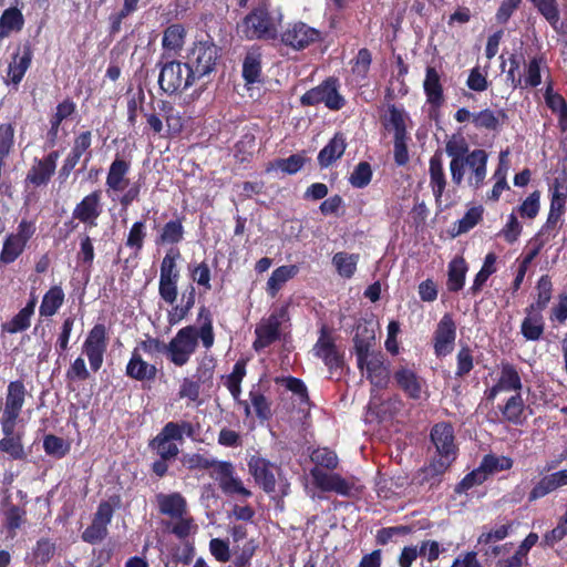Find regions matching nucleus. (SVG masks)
Listing matches in <instances>:
<instances>
[{
    "label": "nucleus",
    "instance_id": "1",
    "mask_svg": "<svg viewBox=\"0 0 567 567\" xmlns=\"http://www.w3.org/2000/svg\"><path fill=\"white\" fill-rule=\"evenodd\" d=\"M445 153L451 158L449 168L455 186H461L464 181L474 189L483 186L488 161L484 150L470 151L466 140L462 135L454 134L446 141Z\"/></svg>",
    "mask_w": 567,
    "mask_h": 567
},
{
    "label": "nucleus",
    "instance_id": "2",
    "mask_svg": "<svg viewBox=\"0 0 567 567\" xmlns=\"http://www.w3.org/2000/svg\"><path fill=\"white\" fill-rule=\"evenodd\" d=\"M357 365L363 377L371 383L373 390L384 389L390 381V370L384 354L373 349L374 332L361 337L359 332L353 338Z\"/></svg>",
    "mask_w": 567,
    "mask_h": 567
},
{
    "label": "nucleus",
    "instance_id": "3",
    "mask_svg": "<svg viewBox=\"0 0 567 567\" xmlns=\"http://www.w3.org/2000/svg\"><path fill=\"white\" fill-rule=\"evenodd\" d=\"M184 435L194 437L195 426L188 421L168 422L161 432L151 441L150 447L163 460H174L183 442Z\"/></svg>",
    "mask_w": 567,
    "mask_h": 567
},
{
    "label": "nucleus",
    "instance_id": "4",
    "mask_svg": "<svg viewBox=\"0 0 567 567\" xmlns=\"http://www.w3.org/2000/svg\"><path fill=\"white\" fill-rule=\"evenodd\" d=\"M281 22V14L270 13L265 7H259L249 13L238 25V31L249 40L275 39Z\"/></svg>",
    "mask_w": 567,
    "mask_h": 567
},
{
    "label": "nucleus",
    "instance_id": "5",
    "mask_svg": "<svg viewBox=\"0 0 567 567\" xmlns=\"http://www.w3.org/2000/svg\"><path fill=\"white\" fill-rule=\"evenodd\" d=\"M219 56V48L214 42L198 41L189 49L186 63L195 80H199L215 71Z\"/></svg>",
    "mask_w": 567,
    "mask_h": 567
},
{
    "label": "nucleus",
    "instance_id": "6",
    "mask_svg": "<svg viewBox=\"0 0 567 567\" xmlns=\"http://www.w3.org/2000/svg\"><path fill=\"white\" fill-rule=\"evenodd\" d=\"M513 460L505 455L487 454L480 466L468 473L456 486L457 493H465L475 485H480L492 474L512 468Z\"/></svg>",
    "mask_w": 567,
    "mask_h": 567
},
{
    "label": "nucleus",
    "instance_id": "7",
    "mask_svg": "<svg viewBox=\"0 0 567 567\" xmlns=\"http://www.w3.org/2000/svg\"><path fill=\"white\" fill-rule=\"evenodd\" d=\"M195 78L187 63L169 61L162 65L158 84L167 94L184 91L195 83Z\"/></svg>",
    "mask_w": 567,
    "mask_h": 567
},
{
    "label": "nucleus",
    "instance_id": "8",
    "mask_svg": "<svg viewBox=\"0 0 567 567\" xmlns=\"http://www.w3.org/2000/svg\"><path fill=\"white\" fill-rule=\"evenodd\" d=\"M198 344V330L187 326L177 331L167 343V357L177 367L185 365L194 354Z\"/></svg>",
    "mask_w": 567,
    "mask_h": 567
},
{
    "label": "nucleus",
    "instance_id": "9",
    "mask_svg": "<svg viewBox=\"0 0 567 567\" xmlns=\"http://www.w3.org/2000/svg\"><path fill=\"white\" fill-rule=\"evenodd\" d=\"M35 230L34 221L22 219L16 233H11L6 237L0 252V262L9 265L16 261L24 251L28 241L35 234Z\"/></svg>",
    "mask_w": 567,
    "mask_h": 567
},
{
    "label": "nucleus",
    "instance_id": "10",
    "mask_svg": "<svg viewBox=\"0 0 567 567\" xmlns=\"http://www.w3.org/2000/svg\"><path fill=\"white\" fill-rule=\"evenodd\" d=\"M524 388L520 372L516 365L502 361L497 368L495 383L485 390L488 401H494L499 393H520Z\"/></svg>",
    "mask_w": 567,
    "mask_h": 567
},
{
    "label": "nucleus",
    "instance_id": "11",
    "mask_svg": "<svg viewBox=\"0 0 567 567\" xmlns=\"http://www.w3.org/2000/svg\"><path fill=\"white\" fill-rule=\"evenodd\" d=\"M430 188L432 190L435 205L439 212L451 207L453 200L450 192L446 189L447 179L445 176L442 158L440 154H434L429 162Z\"/></svg>",
    "mask_w": 567,
    "mask_h": 567
},
{
    "label": "nucleus",
    "instance_id": "12",
    "mask_svg": "<svg viewBox=\"0 0 567 567\" xmlns=\"http://www.w3.org/2000/svg\"><path fill=\"white\" fill-rule=\"evenodd\" d=\"M109 338L106 327L96 323L86 334L82 346V352L86 355L90 368L96 372L101 369L104 354L107 350Z\"/></svg>",
    "mask_w": 567,
    "mask_h": 567
},
{
    "label": "nucleus",
    "instance_id": "13",
    "mask_svg": "<svg viewBox=\"0 0 567 567\" xmlns=\"http://www.w3.org/2000/svg\"><path fill=\"white\" fill-rule=\"evenodd\" d=\"M303 105H316L323 103L328 109L338 111L343 107L346 101L338 92V81L328 79L320 85L307 91L301 96Z\"/></svg>",
    "mask_w": 567,
    "mask_h": 567
},
{
    "label": "nucleus",
    "instance_id": "14",
    "mask_svg": "<svg viewBox=\"0 0 567 567\" xmlns=\"http://www.w3.org/2000/svg\"><path fill=\"white\" fill-rule=\"evenodd\" d=\"M212 477L218 483L224 494L248 498L251 492L247 489L241 480L235 474V468L229 462H215Z\"/></svg>",
    "mask_w": 567,
    "mask_h": 567
},
{
    "label": "nucleus",
    "instance_id": "15",
    "mask_svg": "<svg viewBox=\"0 0 567 567\" xmlns=\"http://www.w3.org/2000/svg\"><path fill=\"white\" fill-rule=\"evenodd\" d=\"M288 320L287 307H280L268 318L262 319L256 327V341L254 348L259 350L274 343L280 337V326Z\"/></svg>",
    "mask_w": 567,
    "mask_h": 567
},
{
    "label": "nucleus",
    "instance_id": "16",
    "mask_svg": "<svg viewBox=\"0 0 567 567\" xmlns=\"http://www.w3.org/2000/svg\"><path fill=\"white\" fill-rule=\"evenodd\" d=\"M114 515V507L110 502H101L94 514L92 524L82 533V539L89 544L102 542L107 535V526Z\"/></svg>",
    "mask_w": 567,
    "mask_h": 567
},
{
    "label": "nucleus",
    "instance_id": "17",
    "mask_svg": "<svg viewBox=\"0 0 567 567\" xmlns=\"http://www.w3.org/2000/svg\"><path fill=\"white\" fill-rule=\"evenodd\" d=\"M320 40V31L303 22L289 24L281 33V42L295 50H302Z\"/></svg>",
    "mask_w": 567,
    "mask_h": 567
},
{
    "label": "nucleus",
    "instance_id": "18",
    "mask_svg": "<svg viewBox=\"0 0 567 567\" xmlns=\"http://www.w3.org/2000/svg\"><path fill=\"white\" fill-rule=\"evenodd\" d=\"M456 324L450 313H445L439 321L433 336V347L436 357H446L455 344Z\"/></svg>",
    "mask_w": 567,
    "mask_h": 567
},
{
    "label": "nucleus",
    "instance_id": "19",
    "mask_svg": "<svg viewBox=\"0 0 567 567\" xmlns=\"http://www.w3.org/2000/svg\"><path fill=\"white\" fill-rule=\"evenodd\" d=\"M315 484L323 492H334L342 496H349L352 493L353 485L336 473H327L319 467L310 471Z\"/></svg>",
    "mask_w": 567,
    "mask_h": 567
},
{
    "label": "nucleus",
    "instance_id": "20",
    "mask_svg": "<svg viewBox=\"0 0 567 567\" xmlns=\"http://www.w3.org/2000/svg\"><path fill=\"white\" fill-rule=\"evenodd\" d=\"M316 357L320 358L329 370L341 367L342 358L337 350L332 336L326 327L320 330V336L312 349Z\"/></svg>",
    "mask_w": 567,
    "mask_h": 567
},
{
    "label": "nucleus",
    "instance_id": "21",
    "mask_svg": "<svg viewBox=\"0 0 567 567\" xmlns=\"http://www.w3.org/2000/svg\"><path fill=\"white\" fill-rule=\"evenodd\" d=\"M101 193L95 190L86 195L73 209L72 216L92 228L97 225L96 220L101 215Z\"/></svg>",
    "mask_w": 567,
    "mask_h": 567
},
{
    "label": "nucleus",
    "instance_id": "22",
    "mask_svg": "<svg viewBox=\"0 0 567 567\" xmlns=\"http://www.w3.org/2000/svg\"><path fill=\"white\" fill-rule=\"evenodd\" d=\"M59 157V152L52 151L42 159H35L25 181L34 186L47 185L55 172Z\"/></svg>",
    "mask_w": 567,
    "mask_h": 567
},
{
    "label": "nucleus",
    "instance_id": "23",
    "mask_svg": "<svg viewBox=\"0 0 567 567\" xmlns=\"http://www.w3.org/2000/svg\"><path fill=\"white\" fill-rule=\"evenodd\" d=\"M398 386L411 399L419 400L424 393L425 382L410 368L400 367L393 375Z\"/></svg>",
    "mask_w": 567,
    "mask_h": 567
},
{
    "label": "nucleus",
    "instance_id": "24",
    "mask_svg": "<svg viewBox=\"0 0 567 567\" xmlns=\"http://www.w3.org/2000/svg\"><path fill=\"white\" fill-rule=\"evenodd\" d=\"M255 481L267 492H274L276 486L277 467L261 457H251L248 463Z\"/></svg>",
    "mask_w": 567,
    "mask_h": 567
},
{
    "label": "nucleus",
    "instance_id": "25",
    "mask_svg": "<svg viewBox=\"0 0 567 567\" xmlns=\"http://www.w3.org/2000/svg\"><path fill=\"white\" fill-rule=\"evenodd\" d=\"M431 441L439 455H456L454 430L447 423H437L431 430Z\"/></svg>",
    "mask_w": 567,
    "mask_h": 567
},
{
    "label": "nucleus",
    "instance_id": "26",
    "mask_svg": "<svg viewBox=\"0 0 567 567\" xmlns=\"http://www.w3.org/2000/svg\"><path fill=\"white\" fill-rule=\"evenodd\" d=\"M131 169V163L116 156L109 167L105 184L110 190L115 193L124 190L130 179L127 174Z\"/></svg>",
    "mask_w": 567,
    "mask_h": 567
},
{
    "label": "nucleus",
    "instance_id": "27",
    "mask_svg": "<svg viewBox=\"0 0 567 567\" xmlns=\"http://www.w3.org/2000/svg\"><path fill=\"white\" fill-rule=\"evenodd\" d=\"M423 90L426 96V102L431 105V109L437 110L444 103L443 86L441 83V76L435 68L427 66L425 79L423 81Z\"/></svg>",
    "mask_w": 567,
    "mask_h": 567
},
{
    "label": "nucleus",
    "instance_id": "28",
    "mask_svg": "<svg viewBox=\"0 0 567 567\" xmlns=\"http://www.w3.org/2000/svg\"><path fill=\"white\" fill-rule=\"evenodd\" d=\"M156 504L163 515L171 519L187 513V502L185 497L177 493H159L156 495Z\"/></svg>",
    "mask_w": 567,
    "mask_h": 567
},
{
    "label": "nucleus",
    "instance_id": "29",
    "mask_svg": "<svg viewBox=\"0 0 567 567\" xmlns=\"http://www.w3.org/2000/svg\"><path fill=\"white\" fill-rule=\"evenodd\" d=\"M156 373V367L144 361L138 349H134L126 364V375L136 381H151L155 379Z\"/></svg>",
    "mask_w": 567,
    "mask_h": 567
},
{
    "label": "nucleus",
    "instance_id": "30",
    "mask_svg": "<svg viewBox=\"0 0 567 567\" xmlns=\"http://www.w3.org/2000/svg\"><path fill=\"white\" fill-rule=\"evenodd\" d=\"M246 374V364L243 361H237L233 368L230 374L226 377L224 384L230 392L231 396L244 408L246 416H250L251 410L247 401L240 400L241 394V381Z\"/></svg>",
    "mask_w": 567,
    "mask_h": 567
},
{
    "label": "nucleus",
    "instance_id": "31",
    "mask_svg": "<svg viewBox=\"0 0 567 567\" xmlns=\"http://www.w3.org/2000/svg\"><path fill=\"white\" fill-rule=\"evenodd\" d=\"M27 390L21 381H11L8 384L2 413L19 416L25 401Z\"/></svg>",
    "mask_w": 567,
    "mask_h": 567
},
{
    "label": "nucleus",
    "instance_id": "32",
    "mask_svg": "<svg viewBox=\"0 0 567 567\" xmlns=\"http://www.w3.org/2000/svg\"><path fill=\"white\" fill-rule=\"evenodd\" d=\"M75 103L69 99L58 104L54 114L50 118V128L47 134L48 143L54 146L59 136L61 123L75 112Z\"/></svg>",
    "mask_w": 567,
    "mask_h": 567
},
{
    "label": "nucleus",
    "instance_id": "33",
    "mask_svg": "<svg viewBox=\"0 0 567 567\" xmlns=\"http://www.w3.org/2000/svg\"><path fill=\"white\" fill-rule=\"evenodd\" d=\"M347 147V140L342 133H337L329 143L319 152L318 163L321 167H329L339 159Z\"/></svg>",
    "mask_w": 567,
    "mask_h": 567
},
{
    "label": "nucleus",
    "instance_id": "34",
    "mask_svg": "<svg viewBox=\"0 0 567 567\" xmlns=\"http://www.w3.org/2000/svg\"><path fill=\"white\" fill-rule=\"evenodd\" d=\"M299 272V268L296 265H285L276 268L266 284V291L275 298L280 289Z\"/></svg>",
    "mask_w": 567,
    "mask_h": 567
},
{
    "label": "nucleus",
    "instance_id": "35",
    "mask_svg": "<svg viewBox=\"0 0 567 567\" xmlns=\"http://www.w3.org/2000/svg\"><path fill=\"white\" fill-rule=\"evenodd\" d=\"M185 29L181 24H172L163 32L162 45L164 55L173 56L178 54L185 42Z\"/></svg>",
    "mask_w": 567,
    "mask_h": 567
},
{
    "label": "nucleus",
    "instance_id": "36",
    "mask_svg": "<svg viewBox=\"0 0 567 567\" xmlns=\"http://www.w3.org/2000/svg\"><path fill=\"white\" fill-rule=\"evenodd\" d=\"M524 410L525 403L522 393L512 394L503 405H499L503 419L514 425L523 424Z\"/></svg>",
    "mask_w": 567,
    "mask_h": 567
},
{
    "label": "nucleus",
    "instance_id": "37",
    "mask_svg": "<svg viewBox=\"0 0 567 567\" xmlns=\"http://www.w3.org/2000/svg\"><path fill=\"white\" fill-rule=\"evenodd\" d=\"M520 332L528 341H537L544 333V319L542 312L526 308V317L522 322Z\"/></svg>",
    "mask_w": 567,
    "mask_h": 567
},
{
    "label": "nucleus",
    "instance_id": "38",
    "mask_svg": "<svg viewBox=\"0 0 567 567\" xmlns=\"http://www.w3.org/2000/svg\"><path fill=\"white\" fill-rule=\"evenodd\" d=\"M65 299V295L61 286L51 287L42 297V301L39 308L41 317H52L62 307Z\"/></svg>",
    "mask_w": 567,
    "mask_h": 567
},
{
    "label": "nucleus",
    "instance_id": "39",
    "mask_svg": "<svg viewBox=\"0 0 567 567\" xmlns=\"http://www.w3.org/2000/svg\"><path fill=\"white\" fill-rule=\"evenodd\" d=\"M37 299L32 298L28 303L7 323L3 330L9 333H17L27 330L30 327L31 317L34 313Z\"/></svg>",
    "mask_w": 567,
    "mask_h": 567
},
{
    "label": "nucleus",
    "instance_id": "40",
    "mask_svg": "<svg viewBox=\"0 0 567 567\" xmlns=\"http://www.w3.org/2000/svg\"><path fill=\"white\" fill-rule=\"evenodd\" d=\"M165 526L178 539H185L197 532V525L188 512L172 518Z\"/></svg>",
    "mask_w": 567,
    "mask_h": 567
},
{
    "label": "nucleus",
    "instance_id": "41",
    "mask_svg": "<svg viewBox=\"0 0 567 567\" xmlns=\"http://www.w3.org/2000/svg\"><path fill=\"white\" fill-rule=\"evenodd\" d=\"M24 18L17 8L6 9L0 17V40L23 28Z\"/></svg>",
    "mask_w": 567,
    "mask_h": 567
},
{
    "label": "nucleus",
    "instance_id": "42",
    "mask_svg": "<svg viewBox=\"0 0 567 567\" xmlns=\"http://www.w3.org/2000/svg\"><path fill=\"white\" fill-rule=\"evenodd\" d=\"M538 13L550 24L555 31H560V12L557 0H529Z\"/></svg>",
    "mask_w": 567,
    "mask_h": 567
},
{
    "label": "nucleus",
    "instance_id": "43",
    "mask_svg": "<svg viewBox=\"0 0 567 567\" xmlns=\"http://www.w3.org/2000/svg\"><path fill=\"white\" fill-rule=\"evenodd\" d=\"M249 401L258 419L262 421L270 419L271 404L266 398L260 384H254L251 386L249 391Z\"/></svg>",
    "mask_w": 567,
    "mask_h": 567
},
{
    "label": "nucleus",
    "instance_id": "44",
    "mask_svg": "<svg viewBox=\"0 0 567 567\" xmlns=\"http://www.w3.org/2000/svg\"><path fill=\"white\" fill-rule=\"evenodd\" d=\"M371 61L372 58L369 50H359L352 65V82L357 85L362 86L363 82L367 80Z\"/></svg>",
    "mask_w": 567,
    "mask_h": 567
},
{
    "label": "nucleus",
    "instance_id": "45",
    "mask_svg": "<svg viewBox=\"0 0 567 567\" xmlns=\"http://www.w3.org/2000/svg\"><path fill=\"white\" fill-rule=\"evenodd\" d=\"M358 260V255L340 251L333 256L332 264L341 277L351 278L357 270Z\"/></svg>",
    "mask_w": 567,
    "mask_h": 567
},
{
    "label": "nucleus",
    "instance_id": "46",
    "mask_svg": "<svg viewBox=\"0 0 567 567\" xmlns=\"http://www.w3.org/2000/svg\"><path fill=\"white\" fill-rule=\"evenodd\" d=\"M467 267L463 258H455L449 266L447 287L451 291H458L465 282Z\"/></svg>",
    "mask_w": 567,
    "mask_h": 567
},
{
    "label": "nucleus",
    "instance_id": "47",
    "mask_svg": "<svg viewBox=\"0 0 567 567\" xmlns=\"http://www.w3.org/2000/svg\"><path fill=\"white\" fill-rule=\"evenodd\" d=\"M31 64V52L25 51L22 55H16L8 68V79L10 83L17 86L23 79Z\"/></svg>",
    "mask_w": 567,
    "mask_h": 567
},
{
    "label": "nucleus",
    "instance_id": "48",
    "mask_svg": "<svg viewBox=\"0 0 567 567\" xmlns=\"http://www.w3.org/2000/svg\"><path fill=\"white\" fill-rule=\"evenodd\" d=\"M537 297L536 301L528 308L542 312L551 299L553 285L548 276H542L536 286Z\"/></svg>",
    "mask_w": 567,
    "mask_h": 567
},
{
    "label": "nucleus",
    "instance_id": "49",
    "mask_svg": "<svg viewBox=\"0 0 567 567\" xmlns=\"http://www.w3.org/2000/svg\"><path fill=\"white\" fill-rule=\"evenodd\" d=\"M184 227L179 219L167 221L158 236L157 243L175 245L183 240Z\"/></svg>",
    "mask_w": 567,
    "mask_h": 567
},
{
    "label": "nucleus",
    "instance_id": "50",
    "mask_svg": "<svg viewBox=\"0 0 567 567\" xmlns=\"http://www.w3.org/2000/svg\"><path fill=\"white\" fill-rule=\"evenodd\" d=\"M181 257L178 249L171 248L164 256L161 262L159 279L178 280L179 271L176 267V261Z\"/></svg>",
    "mask_w": 567,
    "mask_h": 567
},
{
    "label": "nucleus",
    "instance_id": "51",
    "mask_svg": "<svg viewBox=\"0 0 567 567\" xmlns=\"http://www.w3.org/2000/svg\"><path fill=\"white\" fill-rule=\"evenodd\" d=\"M558 489V485L556 483L555 476L553 473L543 476L532 488L528 501L534 502L539 498L545 497L551 492Z\"/></svg>",
    "mask_w": 567,
    "mask_h": 567
},
{
    "label": "nucleus",
    "instance_id": "52",
    "mask_svg": "<svg viewBox=\"0 0 567 567\" xmlns=\"http://www.w3.org/2000/svg\"><path fill=\"white\" fill-rule=\"evenodd\" d=\"M496 272V255L489 252L485 256L481 270L476 274L472 290L477 292L481 290L483 285L486 282L488 277Z\"/></svg>",
    "mask_w": 567,
    "mask_h": 567
},
{
    "label": "nucleus",
    "instance_id": "53",
    "mask_svg": "<svg viewBox=\"0 0 567 567\" xmlns=\"http://www.w3.org/2000/svg\"><path fill=\"white\" fill-rule=\"evenodd\" d=\"M311 461L316 464V467H324L333 470L338 466L339 460L337 454L328 447H318L312 451L310 455Z\"/></svg>",
    "mask_w": 567,
    "mask_h": 567
},
{
    "label": "nucleus",
    "instance_id": "54",
    "mask_svg": "<svg viewBox=\"0 0 567 567\" xmlns=\"http://www.w3.org/2000/svg\"><path fill=\"white\" fill-rule=\"evenodd\" d=\"M0 451L7 453L12 460H23L25 452L22 444V433L18 432V437L1 439Z\"/></svg>",
    "mask_w": 567,
    "mask_h": 567
},
{
    "label": "nucleus",
    "instance_id": "55",
    "mask_svg": "<svg viewBox=\"0 0 567 567\" xmlns=\"http://www.w3.org/2000/svg\"><path fill=\"white\" fill-rule=\"evenodd\" d=\"M199 319L203 320V324L198 330V338H200L203 346L206 349L213 347L215 337L213 331V321L209 311L206 308H202L199 311Z\"/></svg>",
    "mask_w": 567,
    "mask_h": 567
},
{
    "label": "nucleus",
    "instance_id": "56",
    "mask_svg": "<svg viewBox=\"0 0 567 567\" xmlns=\"http://www.w3.org/2000/svg\"><path fill=\"white\" fill-rule=\"evenodd\" d=\"M372 178V169L368 162H360L351 173L349 183L355 188H364Z\"/></svg>",
    "mask_w": 567,
    "mask_h": 567
},
{
    "label": "nucleus",
    "instance_id": "57",
    "mask_svg": "<svg viewBox=\"0 0 567 567\" xmlns=\"http://www.w3.org/2000/svg\"><path fill=\"white\" fill-rule=\"evenodd\" d=\"M542 58H533L526 65V73L523 79V85L520 87H536L542 83L540 65Z\"/></svg>",
    "mask_w": 567,
    "mask_h": 567
},
{
    "label": "nucleus",
    "instance_id": "58",
    "mask_svg": "<svg viewBox=\"0 0 567 567\" xmlns=\"http://www.w3.org/2000/svg\"><path fill=\"white\" fill-rule=\"evenodd\" d=\"M409 120L408 113L395 105L389 107V123L394 131V136L408 135L406 122Z\"/></svg>",
    "mask_w": 567,
    "mask_h": 567
},
{
    "label": "nucleus",
    "instance_id": "59",
    "mask_svg": "<svg viewBox=\"0 0 567 567\" xmlns=\"http://www.w3.org/2000/svg\"><path fill=\"white\" fill-rule=\"evenodd\" d=\"M305 157L300 154L290 155L287 158L277 159L268 171L271 168L280 169L284 173L289 175L296 174L299 172L305 165Z\"/></svg>",
    "mask_w": 567,
    "mask_h": 567
},
{
    "label": "nucleus",
    "instance_id": "60",
    "mask_svg": "<svg viewBox=\"0 0 567 567\" xmlns=\"http://www.w3.org/2000/svg\"><path fill=\"white\" fill-rule=\"evenodd\" d=\"M483 216V207L475 206L470 208L465 215L457 221L456 235L470 231L474 228Z\"/></svg>",
    "mask_w": 567,
    "mask_h": 567
},
{
    "label": "nucleus",
    "instance_id": "61",
    "mask_svg": "<svg viewBox=\"0 0 567 567\" xmlns=\"http://www.w3.org/2000/svg\"><path fill=\"white\" fill-rule=\"evenodd\" d=\"M276 383L282 385L285 389L297 395L300 402L308 401L307 386L300 379L293 377H281L276 378Z\"/></svg>",
    "mask_w": 567,
    "mask_h": 567
},
{
    "label": "nucleus",
    "instance_id": "62",
    "mask_svg": "<svg viewBox=\"0 0 567 567\" xmlns=\"http://www.w3.org/2000/svg\"><path fill=\"white\" fill-rule=\"evenodd\" d=\"M260 59L255 53H248L243 64V76L248 83H255L260 75Z\"/></svg>",
    "mask_w": 567,
    "mask_h": 567
},
{
    "label": "nucleus",
    "instance_id": "63",
    "mask_svg": "<svg viewBox=\"0 0 567 567\" xmlns=\"http://www.w3.org/2000/svg\"><path fill=\"white\" fill-rule=\"evenodd\" d=\"M455 460L452 455H439L434 458L429 466L424 468L425 478L435 480L441 476Z\"/></svg>",
    "mask_w": 567,
    "mask_h": 567
},
{
    "label": "nucleus",
    "instance_id": "64",
    "mask_svg": "<svg viewBox=\"0 0 567 567\" xmlns=\"http://www.w3.org/2000/svg\"><path fill=\"white\" fill-rule=\"evenodd\" d=\"M145 237H146L145 223L144 221H135L128 231V236L126 239V246L138 251L143 247Z\"/></svg>",
    "mask_w": 567,
    "mask_h": 567
}]
</instances>
